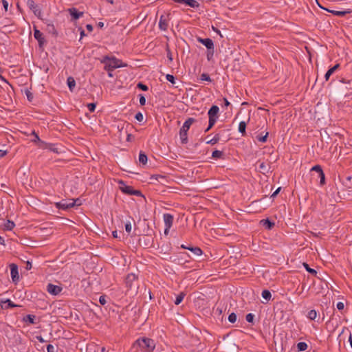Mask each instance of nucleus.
Segmentation results:
<instances>
[{
  "mask_svg": "<svg viewBox=\"0 0 352 352\" xmlns=\"http://www.w3.org/2000/svg\"><path fill=\"white\" fill-rule=\"evenodd\" d=\"M167 57H168V60H169L170 61H172V60H173L172 54H171V53H170V50H168V53H167Z\"/></svg>",
  "mask_w": 352,
  "mask_h": 352,
  "instance_id": "69168bd1",
  "label": "nucleus"
},
{
  "mask_svg": "<svg viewBox=\"0 0 352 352\" xmlns=\"http://www.w3.org/2000/svg\"><path fill=\"white\" fill-rule=\"evenodd\" d=\"M336 307L338 310H342L344 308V305L342 302H338L336 305Z\"/></svg>",
  "mask_w": 352,
  "mask_h": 352,
  "instance_id": "6e6d98bb",
  "label": "nucleus"
},
{
  "mask_svg": "<svg viewBox=\"0 0 352 352\" xmlns=\"http://www.w3.org/2000/svg\"><path fill=\"white\" fill-rule=\"evenodd\" d=\"M25 95H26V96L28 98V100L31 102L32 100V99H33L32 94L28 89H25Z\"/></svg>",
  "mask_w": 352,
  "mask_h": 352,
  "instance_id": "09e8293b",
  "label": "nucleus"
},
{
  "mask_svg": "<svg viewBox=\"0 0 352 352\" xmlns=\"http://www.w3.org/2000/svg\"><path fill=\"white\" fill-rule=\"evenodd\" d=\"M197 41L199 43L203 44L206 47L208 50H211L214 49V43L211 38H202L200 37L197 38Z\"/></svg>",
  "mask_w": 352,
  "mask_h": 352,
  "instance_id": "9d476101",
  "label": "nucleus"
},
{
  "mask_svg": "<svg viewBox=\"0 0 352 352\" xmlns=\"http://www.w3.org/2000/svg\"><path fill=\"white\" fill-rule=\"evenodd\" d=\"M133 138V137L131 134H127V137H126L127 142H131Z\"/></svg>",
  "mask_w": 352,
  "mask_h": 352,
  "instance_id": "338daca9",
  "label": "nucleus"
},
{
  "mask_svg": "<svg viewBox=\"0 0 352 352\" xmlns=\"http://www.w3.org/2000/svg\"><path fill=\"white\" fill-rule=\"evenodd\" d=\"M6 151L0 149V157H4L6 155Z\"/></svg>",
  "mask_w": 352,
  "mask_h": 352,
  "instance_id": "774afa93",
  "label": "nucleus"
},
{
  "mask_svg": "<svg viewBox=\"0 0 352 352\" xmlns=\"http://www.w3.org/2000/svg\"><path fill=\"white\" fill-rule=\"evenodd\" d=\"M166 78L168 81L171 82L173 85L175 84V78L171 74H166Z\"/></svg>",
  "mask_w": 352,
  "mask_h": 352,
  "instance_id": "ea45409f",
  "label": "nucleus"
},
{
  "mask_svg": "<svg viewBox=\"0 0 352 352\" xmlns=\"http://www.w3.org/2000/svg\"><path fill=\"white\" fill-rule=\"evenodd\" d=\"M280 189H281V188H280V187L278 188L276 190V191H274V192H273V194L272 195V196H271V197H276V196L279 193V192H280Z\"/></svg>",
  "mask_w": 352,
  "mask_h": 352,
  "instance_id": "052dcab7",
  "label": "nucleus"
},
{
  "mask_svg": "<svg viewBox=\"0 0 352 352\" xmlns=\"http://www.w3.org/2000/svg\"><path fill=\"white\" fill-rule=\"evenodd\" d=\"M339 67L340 65L336 64L327 72V73L324 75V78L327 81L329 79L330 76L332 75Z\"/></svg>",
  "mask_w": 352,
  "mask_h": 352,
  "instance_id": "6ab92c4d",
  "label": "nucleus"
},
{
  "mask_svg": "<svg viewBox=\"0 0 352 352\" xmlns=\"http://www.w3.org/2000/svg\"><path fill=\"white\" fill-rule=\"evenodd\" d=\"M67 83L69 90L72 91L76 86V81L74 78L72 76L68 77L67 79Z\"/></svg>",
  "mask_w": 352,
  "mask_h": 352,
  "instance_id": "412c9836",
  "label": "nucleus"
},
{
  "mask_svg": "<svg viewBox=\"0 0 352 352\" xmlns=\"http://www.w3.org/2000/svg\"><path fill=\"white\" fill-rule=\"evenodd\" d=\"M262 297L268 302L271 297L272 294L271 292L269 290L265 289L262 292Z\"/></svg>",
  "mask_w": 352,
  "mask_h": 352,
  "instance_id": "c756f323",
  "label": "nucleus"
},
{
  "mask_svg": "<svg viewBox=\"0 0 352 352\" xmlns=\"http://www.w3.org/2000/svg\"><path fill=\"white\" fill-rule=\"evenodd\" d=\"M35 318H36V316L34 315L28 314V315H26L23 318V320L25 322H28L30 324H36V322L34 321Z\"/></svg>",
  "mask_w": 352,
  "mask_h": 352,
  "instance_id": "b1692460",
  "label": "nucleus"
},
{
  "mask_svg": "<svg viewBox=\"0 0 352 352\" xmlns=\"http://www.w3.org/2000/svg\"><path fill=\"white\" fill-rule=\"evenodd\" d=\"M246 122L241 121L239 124V131L242 134L243 136L246 135Z\"/></svg>",
  "mask_w": 352,
  "mask_h": 352,
  "instance_id": "5701e85b",
  "label": "nucleus"
},
{
  "mask_svg": "<svg viewBox=\"0 0 352 352\" xmlns=\"http://www.w3.org/2000/svg\"><path fill=\"white\" fill-rule=\"evenodd\" d=\"M200 79L201 80H206V81H209V82H211V78L209 76V75L208 74H206V73H203L201 75V78Z\"/></svg>",
  "mask_w": 352,
  "mask_h": 352,
  "instance_id": "37998d69",
  "label": "nucleus"
},
{
  "mask_svg": "<svg viewBox=\"0 0 352 352\" xmlns=\"http://www.w3.org/2000/svg\"><path fill=\"white\" fill-rule=\"evenodd\" d=\"M2 303H8L7 308H12L18 307V305H15L13 302H12L10 299H7L4 302H1Z\"/></svg>",
  "mask_w": 352,
  "mask_h": 352,
  "instance_id": "58836bf2",
  "label": "nucleus"
},
{
  "mask_svg": "<svg viewBox=\"0 0 352 352\" xmlns=\"http://www.w3.org/2000/svg\"><path fill=\"white\" fill-rule=\"evenodd\" d=\"M68 12L72 16V20H77L84 14L82 12H79L76 8L68 9Z\"/></svg>",
  "mask_w": 352,
  "mask_h": 352,
  "instance_id": "9b49d317",
  "label": "nucleus"
},
{
  "mask_svg": "<svg viewBox=\"0 0 352 352\" xmlns=\"http://www.w3.org/2000/svg\"><path fill=\"white\" fill-rule=\"evenodd\" d=\"M327 10L329 12L332 13L333 15L337 16H344L346 14H349L352 12V10H351V9H348L344 11H336V10Z\"/></svg>",
  "mask_w": 352,
  "mask_h": 352,
  "instance_id": "f3484780",
  "label": "nucleus"
},
{
  "mask_svg": "<svg viewBox=\"0 0 352 352\" xmlns=\"http://www.w3.org/2000/svg\"><path fill=\"white\" fill-rule=\"evenodd\" d=\"M268 136V133H266L265 135L263 136H257L258 141L261 142H265L267 141V138Z\"/></svg>",
  "mask_w": 352,
  "mask_h": 352,
  "instance_id": "49530a36",
  "label": "nucleus"
},
{
  "mask_svg": "<svg viewBox=\"0 0 352 352\" xmlns=\"http://www.w3.org/2000/svg\"><path fill=\"white\" fill-rule=\"evenodd\" d=\"M220 140L219 134H216L214 138L206 142V144L214 145L217 144Z\"/></svg>",
  "mask_w": 352,
  "mask_h": 352,
  "instance_id": "bb28decb",
  "label": "nucleus"
},
{
  "mask_svg": "<svg viewBox=\"0 0 352 352\" xmlns=\"http://www.w3.org/2000/svg\"><path fill=\"white\" fill-rule=\"evenodd\" d=\"M137 87L139 88L140 89L142 90V91H147L148 89V87L142 83V82H139L138 85H137Z\"/></svg>",
  "mask_w": 352,
  "mask_h": 352,
  "instance_id": "c03bdc74",
  "label": "nucleus"
},
{
  "mask_svg": "<svg viewBox=\"0 0 352 352\" xmlns=\"http://www.w3.org/2000/svg\"><path fill=\"white\" fill-rule=\"evenodd\" d=\"M259 169H260V171L263 173H265V172H268L267 164H266L265 162L261 163L259 164Z\"/></svg>",
  "mask_w": 352,
  "mask_h": 352,
  "instance_id": "c9c22d12",
  "label": "nucleus"
},
{
  "mask_svg": "<svg viewBox=\"0 0 352 352\" xmlns=\"http://www.w3.org/2000/svg\"><path fill=\"white\" fill-rule=\"evenodd\" d=\"M308 346L306 342H300L297 344V349L299 351H304L307 349Z\"/></svg>",
  "mask_w": 352,
  "mask_h": 352,
  "instance_id": "c85d7f7f",
  "label": "nucleus"
},
{
  "mask_svg": "<svg viewBox=\"0 0 352 352\" xmlns=\"http://www.w3.org/2000/svg\"><path fill=\"white\" fill-rule=\"evenodd\" d=\"M164 221L165 223V227H168V228H170L173 226V216L169 213L164 214Z\"/></svg>",
  "mask_w": 352,
  "mask_h": 352,
  "instance_id": "f8f14e48",
  "label": "nucleus"
},
{
  "mask_svg": "<svg viewBox=\"0 0 352 352\" xmlns=\"http://www.w3.org/2000/svg\"><path fill=\"white\" fill-rule=\"evenodd\" d=\"M15 224L13 221L8 220L4 224V229L7 230H12Z\"/></svg>",
  "mask_w": 352,
  "mask_h": 352,
  "instance_id": "a878e982",
  "label": "nucleus"
},
{
  "mask_svg": "<svg viewBox=\"0 0 352 352\" xmlns=\"http://www.w3.org/2000/svg\"><path fill=\"white\" fill-rule=\"evenodd\" d=\"M86 28L89 32H91L93 30V26L91 24H87L86 25Z\"/></svg>",
  "mask_w": 352,
  "mask_h": 352,
  "instance_id": "0e129e2a",
  "label": "nucleus"
},
{
  "mask_svg": "<svg viewBox=\"0 0 352 352\" xmlns=\"http://www.w3.org/2000/svg\"><path fill=\"white\" fill-rule=\"evenodd\" d=\"M193 118H188L179 130V136L182 144L188 143V131L190 126L195 122Z\"/></svg>",
  "mask_w": 352,
  "mask_h": 352,
  "instance_id": "7ed1b4c3",
  "label": "nucleus"
},
{
  "mask_svg": "<svg viewBox=\"0 0 352 352\" xmlns=\"http://www.w3.org/2000/svg\"><path fill=\"white\" fill-rule=\"evenodd\" d=\"M184 4L191 8H198L199 6V3L195 0H185Z\"/></svg>",
  "mask_w": 352,
  "mask_h": 352,
  "instance_id": "393cba45",
  "label": "nucleus"
},
{
  "mask_svg": "<svg viewBox=\"0 0 352 352\" xmlns=\"http://www.w3.org/2000/svg\"><path fill=\"white\" fill-rule=\"evenodd\" d=\"M236 318H237V316H236V314H234V313H231L228 316V320L231 323L235 322L236 321Z\"/></svg>",
  "mask_w": 352,
  "mask_h": 352,
  "instance_id": "e433bc0d",
  "label": "nucleus"
},
{
  "mask_svg": "<svg viewBox=\"0 0 352 352\" xmlns=\"http://www.w3.org/2000/svg\"><path fill=\"white\" fill-rule=\"evenodd\" d=\"M307 317H308L310 320H315V319H316V318L317 317V312H316V310H314V309L310 310V311L308 312Z\"/></svg>",
  "mask_w": 352,
  "mask_h": 352,
  "instance_id": "72a5a7b5",
  "label": "nucleus"
},
{
  "mask_svg": "<svg viewBox=\"0 0 352 352\" xmlns=\"http://www.w3.org/2000/svg\"><path fill=\"white\" fill-rule=\"evenodd\" d=\"M132 226L130 221H128L125 223V230L128 234H130L131 232Z\"/></svg>",
  "mask_w": 352,
  "mask_h": 352,
  "instance_id": "a18cd8bd",
  "label": "nucleus"
},
{
  "mask_svg": "<svg viewBox=\"0 0 352 352\" xmlns=\"http://www.w3.org/2000/svg\"><path fill=\"white\" fill-rule=\"evenodd\" d=\"M47 352H56V349L52 344H48L47 346Z\"/></svg>",
  "mask_w": 352,
  "mask_h": 352,
  "instance_id": "603ef678",
  "label": "nucleus"
},
{
  "mask_svg": "<svg viewBox=\"0 0 352 352\" xmlns=\"http://www.w3.org/2000/svg\"><path fill=\"white\" fill-rule=\"evenodd\" d=\"M34 36L38 41L39 46L41 47L45 42L43 33L40 30L35 28L34 32Z\"/></svg>",
  "mask_w": 352,
  "mask_h": 352,
  "instance_id": "ddd939ff",
  "label": "nucleus"
},
{
  "mask_svg": "<svg viewBox=\"0 0 352 352\" xmlns=\"http://www.w3.org/2000/svg\"><path fill=\"white\" fill-rule=\"evenodd\" d=\"M87 108L90 112H94L96 109V104L95 103H89L87 104Z\"/></svg>",
  "mask_w": 352,
  "mask_h": 352,
  "instance_id": "8fccbe9b",
  "label": "nucleus"
},
{
  "mask_svg": "<svg viewBox=\"0 0 352 352\" xmlns=\"http://www.w3.org/2000/svg\"><path fill=\"white\" fill-rule=\"evenodd\" d=\"M223 155V151L215 150L212 152V157L214 158H221Z\"/></svg>",
  "mask_w": 352,
  "mask_h": 352,
  "instance_id": "f704fd0d",
  "label": "nucleus"
},
{
  "mask_svg": "<svg viewBox=\"0 0 352 352\" xmlns=\"http://www.w3.org/2000/svg\"><path fill=\"white\" fill-rule=\"evenodd\" d=\"M303 266L305 267V268L306 269V270L309 272L310 274L316 276L317 274V272L316 270H315L314 269H312L311 267H309V265L307 263H303Z\"/></svg>",
  "mask_w": 352,
  "mask_h": 352,
  "instance_id": "2f4dec72",
  "label": "nucleus"
},
{
  "mask_svg": "<svg viewBox=\"0 0 352 352\" xmlns=\"http://www.w3.org/2000/svg\"><path fill=\"white\" fill-rule=\"evenodd\" d=\"M78 199H76V200H74V199H70V200H65V199H63L59 202H56L55 204L56 205V207L58 209H61V210H68L71 208H73L76 206V201H78Z\"/></svg>",
  "mask_w": 352,
  "mask_h": 352,
  "instance_id": "39448f33",
  "label": "nucleus"
},
{
  "mask_svg": "<svg viewBox=\"0 0 352 352\" xmlns=\"http://www.w3.org/2000/svg\"><path fill=\"white\" fill-rule=\"evenodd\" d=\"M80 34V38H82L84 36H85V30L82 28H79Z\"/></svg>",
  "mask_w": 352,
  "mask_h": 352,
  "instance_id": "e2e57ef3",
  "label": "nucleus"
},
{
  "mask_svg": "<svg viewBox=\"0 0 352 352\" xmlns=\"http://www.w3.org/2000/svg\"><path fill=\"white\" fill-rule=\"evenodd\" d=\"M10 274H11V277H12V281L14 283L18 282L19 279L18 266L14 263H12V264H10Z\"/></svg>",
  "mask_w": 352,
  "mask_h": 352,
  "instance_id": "6e6552de",
  "label": "nucleus"
},
{
  "mask_svg": "<svg viewBox=\"0 0 352 352\" xmlns=\"http://www.w3.org/2000/svg\"><path fill=\"white\" fill-rule=\"evenodd\" d=\"M139 98H140V100L139 101H140V105H142V106L145 105V104H146V98H145V97L142 94H140L139 95Z\"/></svg>",
  "mask_w": 352,
  "mask_h": 352,
  "instance_id": "3c124183",
  "label": "nucleus"
},
{
  "mask_svg": "<svg viewBox=\"0 0 352 352\" xmlns=\"http://www.w3.org/2000/svg\"><path fill=\"white\" fill-rule=\"evenodd\" d=\"M2 4L5 11L7 12L8 9V2L6 0H2Z\"/></svg>",
  "mask_w": 352,
  "mask_h": 352,
  "instance_id": "13d9d810",
  "label": "nucleus"
},
{
  "mask_svg": "<svg viewBox=\"0 0 352 352\" xmlns=\"http://www.w3.org/2000/svg\"><path fill=\"white\" fill-rule=\"evenodd\" d=\"M254 315L250 313V314H248L245 316V320L250 322V323H253V321H254Z\"/></svg>",
  "mask_w": 352,
  "mask_h": 352,
  "instance_id": "a19ab883",
  "label": "nucleus"
},
{
  "mask_svg": "<svg viewBox=\"0 0 352 352\" xmlns=\"http://www.w3.org/2000/svg\"><path fill=\"white\" fill-rule=\"evenodd\" d=\"M151 179H155V180L158 181L159 182L162 183V182L166 180V177L161 175H154L151 176Z\"/></svg>",
  "mask_w": 352,
  "mask_h": 352,
  "instance_id": "473e14b6",
  "label": "nucleus"
},
{
  "mask_svg": "<svg viewBox=\"0 0 352 352\" xmlns=\"http://www.w3.org/2000/svg\"><path fill=\"white\" fill-rule=\"evenodd\" d=\"M219 108L217 105H212L208 111V115L210 126H213L218 119Z\"/></svg>",
  "mask_w": 352,
  "mask_h": 352,
  "instance_id": "20e7f679",
  "label": "nucleus"
},
{
  "mask_svg": "<svg viewBox=\"0 0 352 352\" xmlns=\"http://www.w3.org/2000/svg\"><path fill=\"white\" fill-rule=\"evenodd\" d=\"M185 296H186V294L184 292H181L176 297V299L175 300V304L177 305H179L182 302V300H183V299H184Z\"/></svg>",
  "mask_w": 352,
  "mask_h": 352,
  "instance_id": "7c9ffc66",
  "label": "nucleus"
},
{
  "mask_svg": "<svg viewBox=\"0 0 352 352\" xmlns=\"http://www.w3.org/2000/svg\"><path fill=\"white\" fill-rule=\"evenodd\" d=\"M214 54V49L211 50H208V52H207V58L208 60H210V58L213 56Z\"/></svg>",
  "mask_w": 352,
  "mask_h": 352,
  "instance_id": "4d7b16f0",
  "label": "nucleus"
},
{
  "mask_svg": "<svg viewBox=\"0 0 352 352\" xmlns=\"http://www.w3.org/2000/svg\"><path fill=\"white\" fill-rule=\"evenodd\" d=\"M36 339L38 340V342L43 343L45 342V340L43 339V338L41 336H37Z\"/></svg>",
  "mask_w": 352,
  "mask_h": 352,
  "instance_id": "680f3d73",
  "label": "nucleus"
},
{
  "mask_svg": "<svg viewBox=\"0 0 352 352\" xmlns=\"http://www.w3.org/2000/svg\"><path fill=\"white\" fill-rule=\"evenodd\" d=\"M120 184H122L124 185L123 187H120L121 190L124 193L127 194V195H133V193H134V192H133V188L131 186L124 185V182L122 181H120Z\"/></svg>",
  "mask_w": 352,
  "mask_h": 352,
  "instance_id": "2eb2a0df",
  "label": "nucleus"
},
{
  "mask_svg": "<svg viewBox=\"0 0 352 352\" xmlns=\"http://www.w3.org/2000/svg\"><path fill=\"white\" fill-rule=\"evenodd\" d=\"M137 279L138 277L135 274H129L125 279V283L126 287L129 289H132L133 287L136 286V285H135L134 283L137 281Z\"/></svg>",
  "mask_w": 352,
  "mask_h": 352,
  "instance_id": "0eeeda50",
  "label": "nucleus"
},
{
  "mask_svg": "<svg viewBox=\"0 0 352 352\" xmlns=\"http://www.w3.org/2000/svg\"><path fill=\"white\" fill-rule=\"evenodd\" d=\"M311 171H316V173H318V175L322 173L323 172L321 166L320 165H316L314 166H313L311 169Z\"/></svg>",
  "mask_w": 352,
  "mask_h": 352,
  "instance_id": "4c0bfd02",
  "label": "nucleus"
},
{
  "mask_svg": "<svg viewBox=\"0 0 352 352\" xmlns=\"http://www.w3.org/2000/svg\"><path fill=\"white\" fill-rule=\"evenodd\" d=\"M188 250L192 252V254L195 256H201L202 254V253H203L201 249L199 248V247H192V246H190Z\"/></svg>",
  "mask_w": 352,
  "mask_h": 352,
  "instance_id": "aec40b11",
  "label": "nucleus"
},
{
  "mask_svg": "<svg viewBox=\"0 0 352 352\" xmlns=\"http://www.w3.org/2000/svg\"><path fill=\"white\" fill-rule=\"evenodd\" d=\"M99 302L102 305H104L106 304V302H107L106 296H100V298H99Z\"/></svg>",
  "mask_w": 352,
  "mask_h": 352,
  "instance_id": "5fc2aeb1",
  "label": "nucleus"
},
{
  "mask_svg": "<svg viewBox=\"0 0 352 352\" xmlns=\"http://www.w3.org/2000/svg\"><path fill=\"white\" fill-rule=\"evenodd\" d=\"M155 342L151 338H140L138 339L133 345L134 348H140L142 352H153L155 349Z\"/></svg>",
  "mask_w": 352,
  "mask_h": 352,
  "instance_id": "f257e3e1",
  "label": "nucleus"
},
{
  "mask_svg": "<svg viewBox=\"0 0 352 352\" xmlns=\"http://www.w3.org/2000/svg\"><path fill=\"white\" fill-rule=\"evenodd\" d=\"M148 157L147 155L142 151H140L139 154V162L142 165H146L147 163Z\"/></svg>",
  "mask_w": 352,
  "mask_h": 352,
  "instance_id": "4be33fe9",
  "label": "nucleus"
},
{
  "mask_svg": "<svg viewBox=\"0 0 352 352\" xmlns=\"http://www.w3.org/2000/svg\"><path fill=\"white\" fill-rule=\"evenodd\" d=\"M135 118L139 122H142L144 120V116L141 112H138L135 114Z\"/></svg>",
  "mask_w": 352,
  "mask_h": 352,
  "instance_id": "de8ad7c7",
  "label": "nucleus"
},
{
  "mask_svg": "<svg viewBox=\"0 0 352 352\" xmlns=\"http://www.w3.org/2000/svg\"><path fill=\"white\" fill-rule=\"evenodd\" d=\"M168 27V21L165 17L162 15L160 16L159 21V28L160 30L166 31Z\"/></svg>",
  "mask_w": 352,
  "mask_h": 352,
  "instance_id": "4468645a",
  "label": "nucleus"
},
{
  "mask_svg": "<svg viewBox=\"0 0 352 352\" xmlns=\"http://www.w3.org/2000/svg\"><path fill=\"white\" fill-rule=\"evenodd\" d=\"M318 177L320 178V184L321 186L324 185L325 184V175L324 172H322L319 175Z\"/></svg>",
  "mask_w": 352,
  "mask_h": 352,
  "instance_id": "79ce46f5",
  "label": "nucleus"
},
{
  "mask_svg": "<svg viewBox=\"0 0 352 352\" xmlns=\"http://www.w3.org/2000/svg\"><path fill=\"white\" fill-rule=\"evenodd\" d=\"M32 135H34V137H35V139L33 140V142H41V144H45V142L41 141L38 135L35 133V131L32 132Z\"/></svg>",
  "mask_w": 352,
  "mask_h": 352,
  "instance_id": "864d4df0",
  "label": "nucleus"
},
{
  "mask_svg": "<svg viewBox=\"0 0 352 352\" xmlns=\"http://www.w3.org/2000/svg\"><path fill=\"white\" fill-rule=\"evenodd\" d=\"M27 6L36 16L40 17L41 16V10L33 0H28Z\"/></svg>",
  "mask_w": 352,
  "mask_h": 352,
  "instance_id": "423d86ee",
  "label": "nucleus"
},
{
  "mask_svg": "<svg viewBox=\"0 0 352 352\" xmlns=\"http://www.w3.org/2000/svg\"><path fill=\"white\" fill-rule=\"evenodd\" d=\"M342 184L346 189L352 188V176H346L342 181Z\"/></svg>",
  "mask_w": 352,
  "mask_h": 352,
  "instance_id": "a211bd4d",
  "label": "nucleus"
},
{
  "mask_svg": "<svg viewBox=\"0 0 352 352\" xmlns=\"http://www.w3.org/2000/svg\"><path fill=\"white\" fill-rule=\"evenodd\" d=\"M47 291L52 295L56 296L62 291V287L58 285L49 283L47 286Z\"/></svg>",
  "mask_w": 352,
  "mask_h": 352,
  "instance_id": "1a4fd4ad",
  "label": "nucleus"
},
{
  "mask_svg": "<svg viewBox=\"0 0 352 352\" xmlns=\"http://www.w3.org/2000/svg\"><path fill=\"white\" fill-rule=\"evenodd\" d=\"M32 267V263H31L30 261H28L26 262L25 269H26L27 270H31Z\"/></svg>",
  "mask_w": 352,
  "mask_h": 352,
  "instance_id": "bf43d9fd",
  "label": "nucleus"
},
{
  "mask_svg": "<svg viewBox=\"0 0 352 352\" xmlns=\"http://www.w3.org/2000/svg\"><path fill=\"white\" fill-rule=\"evenodd\" d=\"M47 30L50 33L54 34L55 36L58 35V32L53 24H48L47 26Z\"/></svg>",
  "mask_w": 352,
  "mask_h": 352,
  "instance_id": "cd10ccee",
  "label": "nucleus"
},
{
  "mask_svg": "<svg viewBox=\"0 0 352 352\" xmlns=\"http://www.w3.org/2000/svg\"><path fill=\"white\" fill-rule=\"evenodd\" d=\"M261 223L263 226L267 230H271L275 225L274 222L271 221L268 219L261 220Z\"/></svg>",
  "mask_w": 352,
  "mask_h": 352,
  "instance_id": "dca6fc26",
  "label": "nucleus"
},
{
  "mask_svg": "<svg viewBox=\"0 0 352 352\" xmlns=\"http://www.w3.org/2000/svg\"><path fill=\"white\" fill-rule=\"evenodd\" d=\"M100 62L104 64V69L107 72H113L115 69L126 66V64H122V60L116 58L115 56L109 57L105 56Z\"/></svg>",
  "mask_w": 352,
  "mask_h": 352,
  "instance_id": "f03ea898",
  "label": "nucleus"
}]
</instances>
